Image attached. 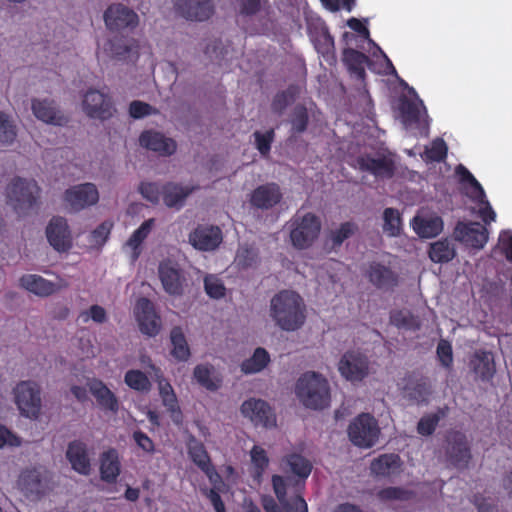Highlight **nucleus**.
Wrapping results in <instances>:
<instances>
[{
    "mask_svg": "<svg viewBox=\"0 0 512 512\" xmlns=\"http://www.w3.org/2000/svg\"><path fill=\"white\" fill-rule=\"evenodd\" d=\"M306 308L296 290H280L271 300V316L285 331H296L306 320Z\"/></svg>",
    "mask_w": 512,
    "mask_h": 512,
    "instance_id": "1",
    "label": "nucleus"
},
{
    "mask_svg": "<svg viewBox=\"0 0 512 512\" xmlns=\"http://www.w3.org/2000/svg\"><path fill=\"white\" fill-rule=\"evenodd\" d=\"M295 394L299 401L309 409L322 410L330 405V387L321 374L309 371L302 374L296 382Z\"/></svg>",
    "mask_w": 512,
    "mask_h": 512,
    "instance_id": "2",
    "label": "nucleus"
},
{
    "mask_svg": "<svg viewBox=\"0 0 512 512\" xmlns=\"http://www.w3.org/2000/svg\"><path fill=\"white\" fill-rule=\"evenodd\" d=\"M18 488L30 501H38L53 489L52 473L43 466L27 468L18 478Z\"/></svg>",
    "mask_w": 512,
    "mask_h": 512,
    "instance_id": "3",
    "label": "nucleus"
},
{
    "mask_svg": "<svg viewBox=\"0 0 512 512\" xmlns=\"http://www.w3.org/2000/svg\"><path fill=\"white\" fill-rule=\"evenodd\" d=\"M321 231L320 218L307 212L300 215L299 212L290 220V240L297 249H307L319 237Z\"/></svg>",
    "mask_w": 512,
    "mask_h": 512,
    "instance_id": "4",
    "label": "nucleus"
},
{
    "mask_svg": "<svg viewBox=\"0 0 512 512\" xmlns=\"http://www.w3.org/2000/svg\"><path fill=\"white\" fill-rule=\"evenodd\" d=\"M38 193L35 181L16 178L7 187V201L19 215H25L36 203Z\"/></svg>",
    "mask_w": 512,
    "mask_h": 512,
    "instance_id": "5",
    "label": "nucleus"
},
{
    "mask_svg": "<svg viewBox=\"0 0 512 512\" xmlns=\"http://www.w3.org/2000/svg\"><path fill=\"white\" fill-rule=\"evenodd\" d=\"M347 432L355 446L371 448L378 441L380 428L371 414L361 413L349 424Z\"/></svg>",
    "mask_w": 512,
    "mask_h": 512,
    "instance_id": "6",
    "label": "nucleus"
},
{
    "mask_svg": "<svg viewBox=\"0 0 512 512\" xmlns=\"http://www.w3.org/2000/svg\"><path fill=\"white\" fill-rule=\"evenodd\" d=\"M133 315L139 331L150 338L156 337L162 330V319L155 304L146 297L139 298L133 308Z\"/></svg>",
    "mask_w": 512,
    "mask_h": 512,
    "instance_id": "7",
    "label": "nucleus"
},
{
    "mask_svg": "<svg viewBox=\"0 0 512 512\" xmlns=\"http://www.w3.org/2000/svg\"><path fill=\"white\" fill-rule=\"evenodd\" d=\"M240 410L255 426L273 428L277 425L275 411L265 400L249 398L242 403Z\"/></svg>",
    "mask_w": 512,
    "mask_h": 512,
    "instance_id": "8",
    "label": "nucleus"
},
{
    "mask_svg": "<svg viewBox=\"0 0 512 512\" xmlns=\"http://www.w3.org/2000/svg\"><path fill=\"white\" fill-rule=\"evenodd\" d=\"M15 402L21 415L36 419L41 410L40 391L36 384L21 382L14 389Z\"/></svg>",
    "mask_w": 512,
    "mask_h": 512,
    "instance_id": "9",
    "label": "nucleus"
},
{
    "mask_svg": "<svg viewBox=\"0 0 512 512\" xmlns=\"http://www.w3.org/2000/svg\"><path fill=\"white\" fill-rule=\"evenodd\" d=\"M338 370L346 380L361 382L369 374V360L359 352L347 351L338 363Z\"/></svg>",
    "mask_w": 512,
    "mask_h": 512,
    "instance_id": "10",
    "label": "nucleus"
},
{
    "mask_svg": "<svg viewBox=\"0 0 512 512\" xmlns=\"http://www.w3.org/2000/svg\"><path fill=\"white\" fill-rule=\"evenodd\" d=\"M82 109L88 117L99 120L109 119L114 113L110 97L95 89H90L84 94Z\"/></svg>",
    "mask_w": 512,
    "mask_h": 512,
    "instance_id": "11",
    "label": "nucleus"
},
{
    "mask_svg": "<svg viewBox=\"0 0 512 512\" xmlns=\"http://www.w3.org/2000/svg\"><path fill=\"white\" fill-rule=\"evenodd\" d=\"M66 204L73 211H81L97 204L99 191L94 183H83L68 188L64 193Z\"/></svg>",
    "mask_w": 512,
    "mask_h": 512,
    "instance_id": "12",
    "label": "nucleus"
},
{
    "mask_svg": "<svg viewBox=\"0 0 512 512\" xmlns=\"http://www.w3.org/2000/svg\"><path fill=\"white\" fill-rule=\"evenodd\" d=\"M489 232L478 222H458L454 229V237L466 247L482 249L488 241Z\"/></svg>",
    "mask_w": 512,
    "mask_h": 512,
    "instance_id": "13",
    "label": "nucleus"
},
{
    "mask_svg": "<svg viewBox=\"0 0 512 512\" xmlns=\"http://www.w3.org/2000/svg\"><path fill=\"white\" fill-rule=\"evenodd\" d=\"M357 168L362 172H368L376 178L390 179L395 174V162L393 159L382 155L378 158L370 154H364L356 158Z\"/></svg>",
    "mask_w": 512,
    "mask_h": 512,
    "instance_id": "14",
    "label": "nucleus"
},
{
    "mask_svg": "<svg viewBox=\"0 0 512 512\" xmlns=\"http://www.w3.org/2000/svg\"><path fill=\"white\" fill-rule=\"evenodd\" d=\"M399 111L401 114L402 122L407 128H415L419 130L428 129L427 111L422 102L419 103L403 98L400 101Z\"/></svg>",
    "mask_w": 512,
    "mask_h": 512,
    "instance_id": "15",
    "label": "nucleus"
},
{
    "mask_svg": "<svg viewBox=\"0 0 512 512\" xmlns=\"http://www.w3.org/2000/svg\"><path fill=\"white\" fill-rule=\"evenodd\" d=\"M139 143L143 148L153 151L160 156H170L175 153L177 143L174 139L154 130L141 133Z\"/></svg>",
    "mask_w": 512,
    "mask_h": 512,
    "instance_id": "16",
    "label": "nucleus"
},
{
    "mask_svg": "<svg viewBox=\"0 0 512 512\" xmlns=\"http://www.w3.org/2000/svg\"><path fill=\"white\" fill-rule=\"evenodd\" d=\"M104 20L111 30L134 28L138 24L137 14L122 4L111 5L104 14Z\"/></svg>",
    "mask_w": 512,
    "mask_h": 512,
    "instance_id": "17",
    "label": "nucleus"
},
{
    "mask_svg": "<svg viewBox=\"0 0 512 512\" xmlns=\"http://www.w3.org/2000/svg\"><path fill=\"white\" fill-rule=\"evenodd\" d=\"M471 450L466 436L461 432H454L448 438L447 458L457 467H467L471 460Z\"/></svg>",
    "mask_w": 512,
    "mask_h": 512,
    "instance_id": "18",
    "label": "nucleus"
},
{
    "mask_svg": "<svg viewBox=\"0 0 512 512\" xmlns=\"http://www.w3.org/2000/svg\"><path fill=\"white\" fill-rule=\"evenodd\" d=\"M282 192L278 184L266 183L255 188L250 195V204L253 208L269 210L282 200Z\"/></svg>",
    "mask_w": 512,
    "mask_h": 512,
    "instance_id": "19",
    "label": "nucleus"
},
{
    "mask_svg": "<svg viewBox=\"0 0 512 512\" xmlns=\"http://www.w3.org/2000/svg\"><path fill=\"white\" fill-rule=\"evenodd\" d=\"M177 12L187 20L204 21L213 14L210 0H175Z\"/></svg>",
    "mask_w": 512,
    "mask_h": 512,
    "instance_id": "20",
    "label": "nucleus"
},
{
    "mask_svg": "<svg viewBox=\"0 0 512 512\" xmlns=\"http://www.w3.org/2000/svg\"><path fill=\"white\" fill-rule=\"evenodd\" d=\"M222 240L221 230L215 226L201 225L189 234V243L198 250L215 249Z\"/></svg>",
    "mask_w": 512,
    "mask_h": 512,
    "instance_id": "21",
    "label": "nucleus"
},
{
    "mask_svg": "<svg viewBox=\"0 0 512 512\" xmlns=\"http://www.w3.org/2000/svg\"><path fill=\"white\" fill-rule=\"evenodd\" d=\"M32 111L38 120L47 124L62 126L68 121L53 100L33 99Z\"/></svg>",
    "mask_w": 512,
    "mask_h": 512,
    "instance_id": "22",
    "label": "nucleus"
},
{
    "mask_svg": "<svg viewBox=\"0 0 512 512\" xmlns=\"http://www.w3.org/2000/svg\"><path fill=\"white\" fill-rule=\"evenodd\" d=\"M197 189L192 184L169 182L162 187V199L169 208L181 209L186 199Z\"/></svg>",
    "mask_w": 512,
    "mask_h": 512,
    "instance_id": "23",
    "label": "nucleus"
},
{
    "mask_svg": "<svg viewBox=\"0 0 512 512\" xmlns=\"http://www.w3.org/2000/svg\"><path fill=\"white\" fill-rule=\"evenodd\" d=\"M155 225V220L150 218L144 221L129 237L123 245V251L129 258L131 263H134L142 252V243L151 233Z\"/></svg>",
    "mask_w": 512,
    "mask_h": 512,
    "instance_id": "24",
    "label": "nucleus"
},
{
    "mask_svg": "<svg viewBox=\"0 0 512 512\" xmlns=\"http://www.w3.org/2000/svg\"><path fill=\"white\" fill-rule=\"evenodd\" d=\"M46 234L49 243L57 251H66L70 247V233L68 231L67 222L64 218H53L47 227Z\"/></svg>",
    "mask_w": 512,
    "mask_h": 512,
    "instance_id": "25",
    "label": "nucleus"
},
{
    "mask_svg": "<svg viewBox=\"0 0 512 512\" xmlns=\"http://www.w3.org/2000/svg\"><path fill=\"white\" fill-rule=\"evenodd\" d=\"M469 367L482 381L491 380L496 372L493 354L485 350H478L472 355Z\"/></svg>",
    "mask_w": 512,
    "mask_h": 512,
    "instance_id": "26",
    "label": "nucleus"
},
{
    "mask_svg": "<svg viewBox=\"0 0 512 512\" xmlns=\"http://www.w3.org/2000/svg\"><path fill=\"white\" fill-rule=\"evenodd\" d=\"M66 457L75 471L82 475L90 474V461L84 443L78 440L70 442L66 451Z\"/></svg>",
    "mask_w": 512,
    "mask_h": 512,
    "instance_id": "27",
    "label": "nucleus"
},
{
    "mask_svg": "<svg viewBox=\"0 0 512 512\" xmlns=\"http://www.w3.org/2000/svg\"><path fill=\"white\" fill-rule=\"evenodd\" d=\"M367 276L377 288H388L397 283V274L389 266L375 261L369 264Z\"/></svg>",
    "mask_w": 512,
    "mask_h": 512,
    "instance_id": "28",
    "label": "nucleus"
},
{
    "mask_svg": "<svg viewBox=\"0 0 512 512\" xmlns=\"http://www.w3.org/2000/svg\"><path fill=\"white\" fill-rule=\"evenodd\" d=\"M158 274L163 288H180L183 285V274L178 264L172 260L161 261Z\"/></svg>",
    "mask_w": 512,
    "mask_h": 512,
    "instance_id": "29",
    "label": "nucleus"
},
{
    "mask_svg": "<svg viewBox=\"0 0 512 512\" xmlns=\"http://www.w3.org/2000/svg\"><path fill=\"white\" fill-rule=\"evenodd\" d=\"M91 394L96 398L98 404L111 412L116 413L119 403L114 393L99 380H92L88 383Z\"/></svg>",
    "mask_w": 512,
    "mask_h": 512,
    "instance_id": "30",
    "label": "nucleus"
},
{
    "mask_svg": "<svg viewBox=\"0 0 512 512\" xmlns=\"http://www.w3.org/2000/svg\"><path fill=\"white\" fill-rule=\"evenodd\" d=\"M369 57L353 48H346L343 51V62L351 74L358 80L363 81L366 77L365 65L369 63Z\"/></svg>",
    "mask_w": 512,
    "mask_h": 512,
    "instance_id": "31",
    "label": "nucleus"
},
{
    "mask_svg": "<svg viewBox=\"0 0 512 512\" xmlns=\"http://www.w3.org/2000/svg\"><path fill=\"white\" fill-rule=\"evenodd\" d=\"M194 379L204 388L209 391H216L222 385L220 375L216 373L213 365L199 364L193 371Z\"/></svg>",
    "mask_w": 512,
    "mask_h": 512,
    "instance_id": "32",
    "label": "nucleus"
},
{
    "mask_svg": "<svg viewBox=\"0 0 512 512\" xmlns=\"http://www.w3.org/2000/svg\"><path fill=\"white\" fill-rule=\"evenodd\" d=\"M400 457L396 454H383L371 462V473L376 476L389 477L400 469Z\"/></svg>",
    "mask_w": 512,
    "mask_h": 512,
    "instance_id": "33",
    "label": "nucleus"
},
{
    "mask_svg": "<svg viewBox=\"0 0 512 512\" xmlns=\"http://www.w3.org/2000/svg\"><path fill=\"white\" fill-rule=\"evenodd\" d=\"M108 47L105 50H109L112 57L118 60H124L127 62H135L138 59V45L135 41H124L116 40L109 41Z\"/></svg>",
    "mask_w": 512,
    "mask_h": 512,
    "instance_id": "34",
    "label": "nucleus"
},
{
    "mask_svg": "<svg viewBox=\"0 0 512 512\" xmlns=\"http://www.w3.org/2000/svg\"><path fill=\"white\" fill-rule=\"evenodd\" d=\"M208 476L210 482L213 484L212 488L203 487L201 492L211 501L216 512H224V504L219 494L221 477L209 464L206 465L205 469H202Z\"/></svg>",
    "mask_w": 512,
    "mask_h": 512,
    "instance_id": "35",
    "label": "nucleus"
},
{
    "mask_svg": "<svg viewBox=\"0 0 512 512\" xmlns=\"http://www.w3.org/2000/svg\"><path fill=\"white\" fill-rule=\"evenodd\" d=\"M170 341L172 344V356L178 361H187L191 353L181 327L175 326L172 328L170 332Z\"/></svg>",
    "mask_w": 512,
    "mask_h": 512,
    "instance_id": "36",
    "label": "nucleus"
},
{
    "mask_svg": "<svg viewBox=\"0 0 512 512\" xmlns=\"http://www.w3.org/2000/svg\"><path fill=\"white\" fill-rule=\"evenodd\" d=\"M270 362V355L266 349L258 347L254 350L252 356L244 360L241 364V370L245 374H254L261 372Z\"/></svg>",
    "mask_w": 512,
    "mask_h": 512,
    "instance_id": "37",
    "label": "nucleus"
},
{
    "mask_svg": "<svg viewBox=\"0 0 512 512\" xmlns=\"http://www.w3.org/2000/svg\"><path fill=\"white\" fill-rule=\"evenodd\" d=\"M119 461L115 450L104 452L101 457L100 473L102 480L112 483L119 475Z\"/></svg>",
    "mask_w": 512,
    "mask_h": 512,
    "instance_id": "38",
    "label": "nucleus"
},
{
    "mask_svg": "<svg viewBox=\"0 0 512 512\" xmlns=\"http://www.w3.org/2000/svg\"><path fill=\"white\" fill-rule=\"evenodd\" d=\"M455 255V248L448 239L432 243L429 249V257L435 263H447L451 261Z\"/></svg>",
    "mask_w": 512,
    "mask_h": 512,
    "instance_id": "39",
    "label": "nucleus"
},
{
    "mask_svg": "<svg viewBox=\"0 0 512 512\" xmlns=\"http://www.w3.org/2000/svg\"><path fill=\"white\" fill-rule=\"evenodd\" d=\"M252 464V477L258 483L261 482L264 472L269 465V458L266 451L258 445H254L250 451Z\"/></svg>",
    "mask_w": 512,
    "mask_h": 512,
    "instance_id": "40",
    "label": "nucleus"
},
{
    "mask_svg": "<svg viewBox=\"0 0 512 512\" xmlns=\"http://www.w3.org/2000/svg\"><path fill=\"white\" fill-rule=\"evenodd\" d=\"M299 94L297 85L291 84L285 90L279 91L275 94L271 110L278 115H281L284 110L296 99Z\"/></svg>",
    "mask_w": 512,
    "mask_h": 512,
    "instance_id": "41",
    "label": "nucleus"
},
{
    "mask_svg": "<svg viewBox=\"0 0 512 512\" xmlns=\"http://www.w3.org/2000/svg\"><path fill=\"white\" fill-rule=\"evenodd\" d=\"M443 229V221L440 217H432L429 219L415 218V232L422 238H433L441 233Z\"/></svg>",
    "mask_w": 512,
    "mask_h": 512,
    "instance_id": "42",
    "label": "nucleus"
},
{
    "mask_svg": "<svg viewBox=\"0 0 512 512\" xmlns=\"http://www.w3.org/2000/svg\"><path fill=\"white\" fill-rule=\"evenodd\" d=\"M390 322L400 329L416 331L420 329V321L408 310H394L390 313Z\"/></svg>",
    "mask_w": 512,
    "mask_h": 512,
    "instance_id": "43",
    "label": "nucleus"
},
{
    "mask_svg": "<svg viewBox=\"0 0 512 512\" xmlns=\"http://www.w3.org/2000/svg\"><path fill=\"white\" fill-rule=\"evenodd\" d=\"M406 397L416 403L427 401L430 394V386L425 378H420L414 383H409L404 388Z\"/></svg>",
    "mask_w": 512,
    "mask_h": 512,
    "instance_id": "44",
    "label": "nucleus"
},
{
    "mask_svg": "<svg viewBox=\"0 0 512 512\" xmlns=\"http://www.w3.org/2000/svg\"><path fill=\"white\" fill-rule=\"evenodd\" d=\"M259 259L258 250L252 245H241L236 253L234 263L239 268L254 267Z\"/></svg>",
    "mask_w": 512,
    "mask_h": 512,
    "instance_id": "45",
    "label": "nucleus"
},
{
    "mask_svg": "<svg viewBox=\"0 0 512 512\" xmlns=\"http://www.w3.org/2000/svg\"><path fill=\"white\" fill-rule=\"evenodd\" d=\"M383 231L390 237L400 235L402 220L400 213L395 208H386L383 212Z\"/></svg>",
    "mask_w": 512,
    "mask_h": 512,
    "instance_id": "46",
    "label": "nucleus"
},
{
    "mask_svg": "<svg viewBox=\"0 0 512 512\" xmlns=\"http://www.w3.org/2000/svg\"><path fill=\"white\" fill-rule=\"evenodd\" d=\"M291 132L301 134L306 131L309 124V113L304 105L298 104L294 107L291 116Z\"/></svg>",
    "mask_w": 512,
    "mask_h": 512,
    "instance_id": "47",
    "label": "nucleus"
},
{
    "mask_svg": "<svg viewBox=\"0 0 512 512\" xmlns=\"http://www.w3.org/2000/svg\"><path fill=\"white\" fill-rule=\"evenodd\" d=\"M448 147L442 138H436L432 141L430 147H426L422 155L426 162H442L446 159Z\"/></svg>",
    "mask_w": 512,
    "mask_h": 512,
    "instance_id": "48",
    "label": "nucleus"
},
{
    "mask_svg": "<svg viewBox=\"0 0 512 512\" xmlns=\"http://www.w3.org/2000/svg\"><path fill=\"white\" fill-rule=\"evenodd\" d=\"M444 416L445 411L443 409H439L436 413L427 414L421 417L417 424L418 434L421 436L432 435L435 432L441 418Z\"/></svg>",
    "mask_w": 512,
    "mask_h": 512,
    "instance_id": "49",
    "label": "nucleus"
},
{
    "mask_svg": "<svg viewBox=\"0 0 512 512\" xmlns=\"http://www.w3.org/2000/svg\"><path fill=\"white\" fill-rule=\"evenodd\" d=\"M286 463L290 467L291 472L301 479H306L311 473V463L299 454L287 456Z\"/></svg>",
    "mask_w": 512,
    "mask_h": 512,
    "instance_id": "50",
    "label": "nucleus"
},
{
    "mask_svg": "<svg viewBox=\"0 0 512 512\" xmlns=\"http://www.w3.org/2000/svg\"><path fill=\"white\" fill-rule=\"evenodd\" d=\"M414 493L402 487H386L379 490L376 494L381 502L389 501H409Z\"/></svg>",
    "mask_w": 512,
    "mask_h": 512,
    "instance_id": "51",
    "label": "nucleus"
},
{
    "mask_svg": "<svg viewBox=\"0 0 512 512\" xmlns=\"http://www.w3.org/2000/svg\"><path fill=\"white\" fill-rule=\"evenodd\" d=\"M358 231V226L352 222L347 221L340 225L338 229L332 230L329 239L332 242V248L340 247L342 243L353 236Z\"/></svg>",
    "mask_w": 512,
    "mask_h": 512,
    "instance_id": "52",
    "label": "nucleus"
},
{
    "mask_svg": "<svg viewBox=\"0 0 512 512\" xmlns=\"http://www.w3.org/2000/svg\"><path fill=\"white\" fill-rule=\"evenodd\" d=\"M188 453L192 461L200 468L205 469L206 465L209 464L208 455L203 445L191 436L188 442Z\"/></svg>",
    "mask_w": 512,
    "mask_h": 512,
    "instance_id": "53",
    "label": "nucleus"
},
{
    "mask_svg": "<svg viewBox=\"0 0 512 512\" xmlns=\"http://www.w3.org/2000/svg\"><path fill=\"white\" fill-rule=\"evenodd\" d=\"M255 147L263 157H267L271 151V145L275 139V131L273 128L266 132L255 131L253 133Z\"/></svg>",
    "mask_w": 512,
    "mask_h": 512,
    "instance_id": "54",
    "label": "nucleus"
},
{
    "mask_svg": "<svg viewBox=\"0 0 512 512\" xmlns=\"http://www.w3.org/2000/svg\"><path fill=\"white\" fill-rule=\"evenodd\" d=\"M125 383L132 389L148 391L151 383L147 376L139 370H130L125 375Z\"/></svg>",
    "mask_w": 512,
    "mask_h": 512,
    "instance_id": "55",
    "label": "nucleus"
},
{
    "mask_svg": "<svg viewBox=\"0 0 512 512\" xmlns=\"http://www.w3.org/2000/svg\"><path fill=\"white\" fill-rule=\"evenodd\" d=\"M17 136L13 121L5 113L0 112V142L11 144Z\"/></svg>",
    "mask_w": 512,
    "mask_h": 512,
    "instance_id": "56",
    "label": "nucleus"
},
{
    "mask_svg": "<svg viewBox=\"0 0 512 512\" xmlns=\"http://www.w3.org/2000/svg\"><path fill=\"white\" fill-rule=\"evenodd\" d=\"M437 359L440 364L446 368L451 369L453 365V350L451 343L446 339H440L436 348Z\"/></svg>",
    "mask_w": 512,
    "mask_h": 512,
    "instance_id": "57",
    "label": "nucleus"
},
{
    "mask_svg": "<svg viewBox=\"0 0 512 512\" xmlns=\"http://www.w3.org/2000/svg\"><path fill=\"white\" fill-rule=\"evenodd\" d=\"M456 174L462 183H468L473 189V195L478 194V198L484 197V189L473 174L462 164L456 167Z\"/></svg>",
    "mask_w": 512,
    "mask_h": 512,
    "instance_id": "58",
    "label": "nucleus"
},
{
    "mask_svg": "<svg viewBox=\"0 0 512 512\" xmlns=\"http://www.w3.org/2000/svg\"><path fill=\"white\" fill-rule=\"evenodd\" d=\"M473 201L479 204L478 215L482 219L485 225H490L493 221H495L496 213L491 207L489 201L486 199V194L484 193L483 198H478V194L472 195Z\"/></svg>",
    "mask_w": 512,
    "mask_h": 512,
    "instance_id": "59",
    "label": "nucleus"
},
{
    "mask_svg": "<svg viewBox=\"0 0 512 512\" xmlns=\"http://www.w3.org/2000/svg\"><path fill=\"white\" fill-rule=\"evenodd\" d=\"M138 190L143 198L153 204H158L162 196V188L157 183L142 182Z\"/></svg>",
    "mask_w": 512,
    "mask_h": 512,
    "instance_id": "60",
    "label": "nucleus"
},
{
    "mask_svg": "<svg viewBox=\"0 0 512 512\" xmlns=\"http://www.w3.org/2000/svg\"><path fill=\"white\" fill-rule=\"evenodd\" d=\"M317 51L328 61L329 59L335 60L334 55V39L325 31L320 36L318 43L316 44Z\"/></svg>",
    "mask_w": 512,
    "mask_h": 512,
    "instance_id": "61",
    "label": "nucleus"
},
{
    "mask_svg": "<svg viewBox=\"0 0 512 512\" xmlns=\"http://www.w3.org/2000/svg\"><path fill=\"white\" fill-rule=\"evenodd\" d=\"M159 111L142 101H132L129 105V114L132 118L140 119L149 115H156Z\"/></svg>",
    "mask_w": 512,
    "mask_h": 512,
    "instance_id": "62",
    "label": "nucleus"
},
{
    "mask_svg": "<svg viewBox=\"0 0 512 512\" xmlns=\"http://www.w3.org/2000/svg\"><path fill=\"white\" fill-rule=\"evenodd\" d=\"M20 288H54V285L39 275L28 274L21 277Z\"/></svg>",
    "mask_w": 512,
    "mask_h": 512,
    "instance_id": "63",
    "label": "nucleus"
},
{
    "mask_svg": "<svg viewBox=\"0 0 512 512\" xmlns=\"http://www.w3.org/2000/svg\"><path fill=\"white\" fill-rule=\"evenodd\" d=\"M285 512H307V503L301 496H296L290 500L280 503Z\"/></svg>",
    "mask_w": 512,
    "mask_h": 512,
    "instance_id": "64",
    "label": "nucleus"
}]
</instances>
